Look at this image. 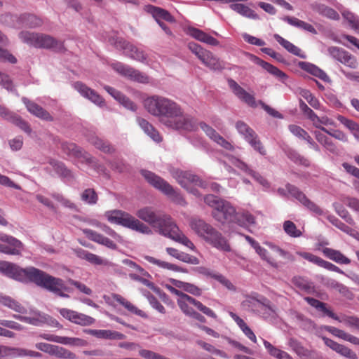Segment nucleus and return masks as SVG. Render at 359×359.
Wrapping results in <instances>:
<instances>
[{"label": "nucleus", "instance_id": "nucleus-1", "mask_svg": "<svg viewBox=\"0 0 359 359\" xmlns=\"http://www.w3.org/2000/svg\"><path fill=\"white\" fill-rule=\"evenodd\" d=\"M147 111L158 118L161 123L174 130H192L195 127L193 119L184 113L177 102L169 98L154 95L144 102Z\"/></svg>", "mask_w": 359, "mask_h": 359}, {"label": "nucleus", "instance_id": "nucleus-2", "mask_svg": "<svg viewBox=\"0 0 359 359\" xmlns=\"http://www.w3.org/2000/svg\"><path fill=\"white\" fill-rule=\"evenodd\" d=\"M136 215L156 229L161 235L169 238L193 251L196 250L192 241L180 229L170 215L161 211H156L151 207H144L140 209Z\"/></svg>", "mask_w": 359, "mask_h": 359}, {"label": "nucleus", "instance_id": "nucleus-3", "mask_svg": "<svg viewBox=\"0 0 359 359\" xmlns=\"http://www.w3.org/2000/svg\"><path fill=\"white\" fill-rule=\"evenodd\" d=\"M191 229L205 242L223 252H230L231 246L228 240L217 229L204 220L192 218L190 220Z\"/></svg>", "mask_w": 359, "mask_h": 359}, {"label": "nucleus", "instance_id": "nucleus-4", "mask_svg": "<svg viewBox=\"0 0 359 359\" xmlns=\"http://www.w3.org/2000/svg\"><path fill=\"white\" fill-rule=\"evenodd\" d=\"M32 276L36 285L53 292L61 297H69L65 292H69L70 290L65 285L62 279L52 276L43 271H35Z\"/></svg>", "mask_w": 359, "mask_h": 359}, {"label": "nucleus", "instance_id": "nucleus-5", "mask_svg": "<svg viewBox=\"0 0 359 359\" xmlns=\"http://www.w3.org/2000/svg\"><path fill=\"white\" fill-rule=\"evenodd\" d=\"M141 173L151 186L166 195L173 203L181 205L186 204L182 195L163 178L154 172L145 170H142Z\"/></svg>", "mask_w": 359, "mask_h": 359}, {"label": "nucleus", "instance_id": "nucleus-6", "mask_svg": "<svg viewBox=\"0 0 359 359\" xmlns=\"http://www.w3.org/2000/svg\"><path fill=\"white\" fill-rule=\"evenodd\" d=\"M106 217L111 223L121 224L143 233H150L151 232L149 226L128 212L121 210H113L107 212Z\"/></svg>", "mask_w": 359, "mask_h": 359}, {"label": "nucleus", "instance_id": "nucleus-7", "mask_svg": "<svg viewBox=\"0 0 359 359\" xmlns=\"http://www.w3.org/2000/svg\"><path fill=\"white\" fill-rule=\"evenodd\" d=\"M20 37L24 42L36 48H53L56 50L63 48L62 42L48 35L22 32Z\"/></svg>", "mask_w": 359, "mask_h": 359}, {"label": "nucleus", "instance_id": "nucleus-8", "mask_svg": "<svg viewBox=\"0 0 359 359\" xmlns=\"http://www.w3.org/2000/svg\"><path fill=\"white\" fill-rule=\"evenodd\" d=\"M109 42L116 49L124 50V54L133 60L142 63H147V54L137 46L126 41L123 38L116 36H111Z\"/></svg>", "mask_w": 359, "mask_h": 359}, {"label": "nucleus", "instance_id": "nucleus-9", "mask_svg": "<svg viewBox=\"0 0 359 359\" xmlns=\"http://www.w3.org/2000/svg\"><path fill=\"white\" fill-rule=\"evenodd\" d=\"M172 177L183 188L196 196H200V194L196 188L192 187L193 185L203 189L208 188V184L205 182L201 180L197 175L187 171L175 170L172 172Z\"/></svg>", "mask_w": 359, "mask_h": 359}, {"label": "nucleus", "instance_id": "nucleus-10", "mask_svg": "<svg viewBox=\"0 0 359 359\" xmlns=\"http://www.w3.org/2000/svg\"><path fill=\"white\" fill-rule=\"evenodd\" d=\"M189 50L209 69L216 71L224 69L223 62L217 57L212 52L204 49L196 43H189Z\"/></svg>", "mask_w": 359, "mask_h": 359}, {"label": "nucleus", "instance_id": "nucleus-11", "mask_svg": "<svg viewBox=\"0 0 359 359\" xmlns=\"http://www.w3.org/2000/svg\"><path fill=\"white\" fill-rule=\"evenodd\" d=\"M0 271L6 276L17 280H22L24 277H27L34 283L32 274L35 273V271L41 270L35 267L20 269L15 264L5 262L1 264Z\"/></svg>", "mask_w": 359, "mask_h": 359}, {"label": "nucleus", "instance_id": "nucleus-12", "mask_svg": "<svg viewBox=\"0 0 359 359\" xmlns=\"http://www.w3.org/2000/svg\"><path fill=\"white\" fill-rule=\"evenodd\" d=\"M236 128L238 132L244 137V139L251 145L253 149L261 155H266V151L262 145L258 135L255 130L247 123L242 121H238L236 123Z\"/></svg>", "mask_w": 359, "mask_h": 359}, {"label": "nucleus", "instance_id": "nucleus-13", "mask_svg": "<svg viewBox=\"0 0 359 359\" xmlns=\"http://www.w3.org/2000/svg\"><path fill=\"white\" fill-rule=\"evenodd\" d=\"M177 303L181 311L188 316H189L191 313L194 311V309L190 306V305H193L196 306L200 311L209 317L212 318H217V317L216 313L211 309L203 305L201 302L196 300L188 294L184 295L182 298H178Z\"/></svg>", "mask_w": 359, "mask_h": 359}, {"label": "nucleus", "instance_id": "nucleus-14", "mask_svg": "<svg viewBox=\"0 0 359 359\" xmlns=\"http://www.w3.org/2000/svg\"><path fill=\"white\" fill-rule=\"evenodd\" d=\"M111 66L118 74L133 81L142 83H147L149 81V78L147 74L129 65L117 62L112 63Z\"/></svg>", "mask_w": 359, "mask_h": 359}, {"label": "nucleus", "instance_id": "nucleus-15", "mask_svg": "<svg viewBox=\"0 0 359 359\" xmlns=\"http://www.w3.org/2000/svg\"><path fill=\"white\" fill-rule=\"evenodd\" d=\"M221 206L217 210H212L214 218L222 224L235 223L238 217L236 209L226 201H224Z\"/></svg>", "mask_w": 359, "mask_h": 359}, {"label": "nucleus", "instance_id": "nucleus-16", "mask_svg": "<svg viewBox=\"0 0 359 359\" xmlns=\"http://www.w3.org/2000/svg\"><path fill=\"white\" fill-rule=\"evenodd\" d=\"M329 54L335 60L351 69H356L358 63L356 57L348 51L336 46L328 48Z\"/></svg>", "mask_w": 359, "mask_h": 359}, {"label": "nucleus", "instance_id": "nucleus-17", "mask_svg": "<svg viewBox=\"0 0 359 359\" xmlns=\"http://www.w3.org/2000/svg\"><path fill=\"white\" fill-rule=\"evenodd\" d=\"M243 304L248 306L252 305L256 308L258 313L265 319L275 318L276 316L275 306L271 305L270 302L265 298L263 302L250 298L245 300Z\"/></svg>", "mask_w": 359, "mask_h": 359}, {"label": "nucleus", "instance_id": "nucleus-18", "mask_svg": "<svg viewBox=\"0 0 359 359\" xmlns=\"http://www.w3.org/2000/svg\"><path fill=\"white\" fill-rule=\"evenodd\" d=\"M59 312L63 318L81 326H89L95 322V319L93 317L69 309H60Z\"/></svg>", "mask_w": 359, "mask_h": 359}, {"label": "nucleus", "instance_id": "nucleus-19", "mask_svg": "<svg viewBox=\"0 0 359 359\" xmlns=\"http://www.w3.org/2000/svg\"><path fill=\"white\" fill-rule=\"evenodd\" d=\"M0 241L8 244H3L1 252L12 255H20L23 247L21 241L4 233H0Z\"/></svg>", "mask_w": 359, "mask_h": 359}, {"label": "nucleus", "instance_id": "nucleus-20", "mask_svg": "<svg viewBox=\"0 0 359 359\" xmlns=\"http://www.w3.org/2000/svg\"><path fill=\"white\" fill-rule=\"evenodd\" d=\"M228 85L233 94L243 102L254 108L257 106L255 96L248 93L234 80L232 79H228Z\"/></svg>", "mask_w": 359, "mask_h": 359}, {"label": "nucleus", "instance_id": "nucleus-21", "mask_svg": "<svg viewBox=\"0 0 359 359\" xmlns=\"http://www.w3.org/2000/svg\"><path fill=\"white\" fill-rule=\"evenodd\" d=\"M63 151L69 156H74L88 164L94 163V158L91 155L78 147L76 144L72 142H65L62 144Z\"/></svg>", "mask_w": 359, "mask_h": 359}, {"label": "nucleus", "instance_id": "nucleus-22", "mask_svg": "<svg viewBox=\"0 0 359 359\" xmlns=\"http://www.w3.org/2000/svg\"><path fill=\"white\" fill-rule=\"evenodd\" d=\"M297 254L302 257V258L308 260L309 262L320 266L324 268L327 270L337 272L339 273L344 274V272L339 268L337 266L333 264L332 263L324 260L323 259L318 257L313 254L306 252H297Z\"/></svg>", "mask_w": 359, "mask_h": 359}, {"label": "nucleus", "instance_id": "nucleus-23", "mask_svg": "<svg viewBox=\"0 0 359 359\" xmlns=\"http://www.w3.org/2000/svg\"><path fill=\"white\" fill-rule=\"evenodd\" d=\"M39 337L49 341L56 342L65 345L74 346H84L87 341L83 339L77 337H60L55 334L43 333Z\"/></svg>", "mask_w": 359, "mask_h": 359}, {"label": "nucleus", "instance_id": "nucleus-24", "mask_svg": "<svg viewBox=\"0 0 359 359\" xmlns=\"http://www.w3.org/2000/svg\"><path fill=\"white\" fill-rule=\"evenodd\" d=\"M30 314L31 316H29L13 315V318L35 326H40L45 323H49L50 321L53 322L52 318L48 315L41 313L39 311H33Z\"/></svg>", "mask_w": 359, "mask_h": 359}, {"label": "nucleus", "instance_id": "nucleus-25", "mask_svg": "<svg viewBox=\"0 0 359 359\" xmlns=\"http://www.w3.org/2000/svg\"><path fill=\"white\" fill-rule=\"evenodd\" d=\"M0 116L19 127L26 133H31L32 129L27 122L22 119L18 115L10 112L6 108L1 106H0Z\"/></svg>", "mask_w": 359, "mask_h": 359}, {"label": "nucleus", "instance_id": "nucleus-26", "mask_svg": "<svg viewBox=\"0 0 359 359\" xmlns=\"http://www.w3.org/2000/svg\"><path fill=\"white\" fill-rule=\"evenodd\" d=\"M74 87L83 97L88 99L93 103L101 105L104 102V100L99 94L84 83L77 81L74 84Z\"/></svg>", "mask_w": 359, "mask_h": 359}, {"label": "nucleus", "instance_id": "nucleus-27", "mask_svg": "<svg viewBox=\"0 0 359 359\" xmlns=\"http://www.w3.org/2000/svg\"><path fill=\"white\" fill-rule=\"evenodd\" d=\"M82 231L89 240L95 243L104 245L109 249L116 250L117 248L116 244L113 241L95 231L90 229H83Z\"/></svg>", "mask_w": 359, "mask_h": 359}, {"label": "nucleus", "instance_id": "nucleus-28", "mask_svg": "<svg viewBox=\"0 0 359 359\" xmlns=\"http://www.w3.org/2000/svg\"><path fill=\"white\" fill-rule=\"evenodd\" d=\"M74 254L77 257L85 259L89 263L95 265H109V262L107 260L102 259L101 257L91 253L86 250L80 248H77L73 250Z\"/></svg>", "mask_w": 359, "mask_h": 359}, {"label": "nucleus", "instance_id": "nucleus-29", "mask_svg": "<svg viewBox=\"0 0 359 359\" xmlns=\"http://www.w3.org/2000/svg\"><path fill=\"white\" fill-rule=\"evenodd\" d=\"M22 102L25 104L27 110L38 118L48 121L53 120L52 116L36 103L30 101L26 97L22 98Z\"/></svg>", "mask_w": 359, "mask_h": 359}, {"label": "nucleus", "instance_id": "nucleus-30", "mask_svg": "<svg viewBox=\"0 0 359 359\" xmlns=\"http://www.w3.org/2000/svg\"><path fill=\"white\" fill-rule=\"evenodd\" d=\"M84 332L98 339L121 340L126 338L125 334L116 331H112L109 330L87 329L84 330Z\"/></svg>", "mask_w": 359, "mask_h": 359}, {"label": "nucleus", "instance_id": "nucleus-31", "mask_svg": "<svg viewBox=\"0 0 359 359\" xmlns=\"http://www.w3.org/2000/svg\"><path fill=\"white\" fill-rule=\"evenodd\" d=\"M189 34L194 38L195 39L201 41L203 43H207L210 46H218L219 42V41L214 38L213 36L209 35L208 34L204 32L203 31L195 28V27H189L188 29Z\"/></svg>", "mask_w": 359, "mask_h": 359}, {"label": "nucleus", "instance_id": "nucleus-32", "mask_svg": "<svg viewBox=\"0 0 359 359\" xmlns=\"http://www.w3.org/2000/svg\"><path fill=\"white\" fill-rule=\"evenodd\" d=\"M304 300L310 306L323 313L324 315L334 320H339V318L332 311L327 308V304L310 297H304Z\"/></svg>", "mask_w": 359, "mask_h": 359}, {"label": "nucleus", "instance_id": "nucleus-33", "mask_svg": "<svg viewBox=\"0 0 359 359\" xmlns=\"http://www.w3.org/2000/svg\"><path fill=\"white\" fill-rule=\"evenodd\" d=\"M87 140L90 144L93 145L95 148L106 154H112L114 152L115 149L111 144L96 135H90L87 137Z\"/></svg>", "mask_w": 359, "mask_h": 359}, {"label": "nucleus", "instance_id": "nucleus-34", "mask_svg": "<svg viewBox=\"0 0 359 359\" xmlns=\"http://www.w3.org/2000/svg\"><path fill=\"white\" fill-rule=\"evenodd\" d=\"M145 11L151 13L156 22L161 21V19L169 22H175V19L170 13L163 8L149 5L145 6Z\"/></svg>", "mask_w": 359, "mask_h": 359}, {"label": "nucleus", "instance_id": "nucleus-35", "mask_svg": "<svg viewBox=\"0 0 359 359\" xmlns=\"http://www.w3.org/2000/svg\"><path fill=\"white\" fill-rule=\"evenodd\" d=\"M323 255L328 259L340 264H349L351 259L346 257L339 250L330 248H324L322 250Z\"/></svg>", "mask_w": 359, "mask_h": 359}, {"label": "nucleus", "instance_id": "nucleus-36", "mask_svg": "<svg viewBox=\"0 0 359 359\" xmlns=\"http://www.w3.org/2000/svg\"><path fill=\"white\" fill-rule=\"evenodd\" d=\"M137 122L143 131L156 142H160L162 137L158 131L146 119L138 118Z\"/></svg>", "mask_w": 359, "mask_h": 359}, {"label": "nucleus", "instance_id": "nucleus-37", "mask_svg": "<svg viewBox=\"0 0 359 359\" xmlns=\"http://www.w3.org/2000/svg\"><path fill=\"white\" fill-rule=\"evenodd\" d=\"M316 140L327 150L336 153L337 147L335 143L323 131L315 130L313 133Z\"/></svg>", "mask_w": 359, "mask_h": 359}, {"label": "nucleus", "instance_id": "nucleus-38", "mask_svg": "<svg viewBox=\"0 0 359 359\" xmlns=\"http://www.w3.org/2000/svg\"><path fill=\"white\" fill-rule=\"evenodd\" d=\"M111 298L117 302L118 304L122 305L125 309H126L128 311L135 315L143 316L144 312L135 306L130 301L122 297L118 294L113 293L111 294Z\"/></svg>", "mask_w": 359, "mask_h": 359}, {"label": "nucleus", "instance_id": "nucleus-39", "mask_svg": "<svg viewBox=\"0 0 359 359\" xmlns=\"http://www.w3.org/2000/svg\"><path fill=\"white\" fill-rule=\"evenodd\" d=\"M144 258L145 260H147L149 263L157 265L158 267L162 268V269H168V270H170V271H177V272H182V273L187 272L186 270L183 269L180 266H178L177 265H175V264L167 262L161 261L160 259H156V258L149 256V255L144 256Z\"/></svg>", "mask_w": 359, "mask_h": 359}, {"label": "nucleus", "instance_id": "nucleus-40", "mask_svg": "<svg viewBox=\"0 0 359 359\" xmlns=\"http://www.w3.org/2000/svg\"><path fill=\"white\" fill-rule=\"evenodd\" d=\"M0 304L20 313H25L26 309L8 296L0 294Z\"/></svg>", "mask_w": 359, "mask_h": 359}, {"label": "nucleus", "instance_id": "nucleus-41", "mask_svg": "<svg viewBox=\"0 0 359 359\" xmlns=\"http://www.w3.org/2000/svg\"><path fill=\"white\" fill-rule=\"evenodd\" d=\"M284 20L292 26L302 29L314 34H317V32L313 25L297 18L286 16L284 18Z\"/></svg>", "mask_w": 359, "mask_h": 359}, {"label": "nucleus", "instance_id": "nucleus-42", "mask_svg": "<svg viewBox=\"0 0 359 359\" xmlns=\"http://www.w3.org/2000/svg\"><path fill=\"white\" fill-rule=\"evenodd\" d=\"M9 356L12 357H34V358H39L41 356V354L39 352H36L34 351H31L22 348H14L9 347Z\"/></svg>", "mask_w": 359, "mask_h": 359}, {"label": "nucleus", "instance_id": "nucleus-43", "mask_svg": "<svg viewBox=\"0 0 359 359\" xmlns=\"http://www.w3.org/2000/svg\"><path fill=\"white\" fill-rule=\"evenodd\" d=\"M337 120L347 128L353 136L359 140V124L353 120L348 119L341 115H338L337 117Z\"/></svg>", "mask_w": 359, "mask_h": 359}, {"label": "nucleus", "instance_id": "nucleus-44", "mask_svg": "<svg viewBox=\"0 0 359 359\" xmlns=\"http://www.w3.org/2000/svg\"><path fill=\"white\" fill-rule=\"evenodd\" d=\"M174 285L195 296H201L202 294V289L192 283H186L180 280H174Z\"/></svg>", "mask_w": 359, "mask_h": 359}, {"label": "nucleus", "instance_id": "nucleus-45", "mask_svg": "<svg viewBox=\"0 0 359 359\" xmlns=\"http://www.w3.org/2000/svg\"><path fill=\"white\" fill-rule=\"evenodd\" d=\"M230 8L244 17L253 19L257 18V14L253 10L243 4H232L230 5Z\"/></svg>", "mask_w": 359, "mask_h": 359}, {"label": "nucleus", "instance_id": "nucleus-46", "mask_svg": "<svg viewBox=\"0 0 359 359\" xmlns=\"http://www.w3.org/2000/svg\"><path fill=\"white\" fill-rule=\"evenodd\" d=\"M311 121L313 122V126L316 128H318L320 131H323L325 133H326L329 130L324 127L325 126L334 125V121L326 116L319 117L316 114L314 117L312 118Z\"/></svg>", "mask_w": 359, "mask_h": 359}, {"label": "nucleus", "instance_id": "nucleus-47", "mask_svg": "<svg viewBox=\"0 0 359 359\" xmlns=\"http://www.w3.org/2000/svg\"><path fill=\"white\" fill-rule=\"evenodd\" d=\"M50 355L63 359L76 358V355L75 353H72V351L67 350L65 348L58 346L56 345H53Z\"/></svg>", "mask_w": 359, "mask_h": 359}, {"label": "nucleus", "instance_id": "nucleus-48", "mask_svg": "<svg viewBox=\"0 0 359 359\" xmlns=\"http://www.w3.org/2000/svg\"><path fill=\"white\" fill-rule=\"evenodd\" d=\"M275 39L282 46H283L288 52L297 55L301 56V50L295 46L294 44L288 41L287 40L285 39L282 36H280L279 34H274Z\"/></svg>", "mask_w": 359, "mask_h": 359}, {"label": "nucleus", "instance_id": "nucleus-49", "mask_svg": "<svg viewBox=\"0 0 359 359\" xmlns=\"http://www.w3.org/2000/svg\"><path fill=\"white\" fill-rule=\"evenodd\" d=\"M81 198L85 203L92 205L97 203L98 196L95 189L88 188L81 193Z\"/></svg>", "mask_w": 359, "mask_h": 359}, {"label": "nucleus", "instance_id": "nucleus-50", "mask_svg": "<svg viewBox=\"0 0 359 359\" xmlns=\"http://www.w3.org/2000/svg\"><path fill=\"white\" fill-rule=\"evenodd\" d=\"M255 250L263 260L266 261L272 267L276 269L279 267L280 265L278 262L269 255L266 249L260 246V245L257 246Z\"/></svg>", "mask_w": 359, "mask_h": 359}, {"label": "nucleus", "instance_id": "nucleus-51", "mask_svg": "<svg viewBox=\"0 0 359 359\" xmlns=\"http://www.w3.org/2000/svg\"><path fill=\"white\" fill-rule=\"evenodd\" d=\"M259 64L268 72L276 76L282 81H284L287 78V75L283 72L274 67L273 65L261 60H259Z\"/></svg>", "mask_w": 359, "mask_h": 359}, {"label": "nucleus", "instance_id": "nucleus-52", "mask_svg": "<svg viewBox=\"0 0 359 359\" xmlns=\"http://www.w3.org/2000/svg\"><path fill=\"white\" fill-rule=\"evenodd\" d=\"M292 283L301 290L308 293L311 292L313 289L312 283L301 276L294 277Z\"/></svg>", "mask_w": 359, "mask_h": 359}, {"label": "nucleus", "instance_id": "nucleus-53", "mask_svg": "<svg viewBox=\"0 0 359 359\" xmlns=\"http://www.w3.org/2000/svg\"><path fill=\"white\" fill-rule=\"evenodd\" d=\"M305 70L310 73L311 74L320 79L324 81H330V78L327 76V74L316 65L308 64L306 65Z\"/></svg>", "mask_w": 359, "mask_h": 359}, {"label": "nucleus", "instance_id": "nucleus-54", "mask_svg": "<svg viewBox=\"0 0 359 359\" xmlns=\"http://www.w3.org/2000/svg\"><path fill=\"white\" fill-rule=\"evenodd\" d=\"M283 229L291 237L297 238L302 234V231L297 228L295 224L290 220L283 223Z\"/></svg>", "mask_w": 359, "mask_h": 359}, {"label": "nucleus", "instance_id": "nucleus-55", "mask_svg": "<svg viewBox=\"0 0 359 359\" xmlns=\"http://www.w3.org/2000/svg\"><path fill=\"white\" fill-rule=\"evenodd\" d=\"M285 153L287 156L294 163L305 166L309 165V161L303 156H300L296 151L293 149H288Z\"/></svg>", "mask_w": 359, "mask_h": 359}, {"label": "nucleus", "instance_id": "nucleus-56", "mask_svg": "<svg viewBox=\"0 0 359 359\" xmlns=\"http://www.w3.org/2000/svg\"><path fill=\"white\" fill-rule=\"evenodd\" d=\"M339 322L343 323L346 326L359 331V318L356 316H344L339 318Z\"/></svg>", "mask_w": 359, "mask_h": 359}, {"label": "nucleus", "instance_id": "nucleus-57", "mask_svg": "<svg viewBox=\"0 0 359 359\" xmlns=\"http://www.w3.org/2000/svg\"><path fill=\"white\" fill-rule=\"evenodd\" d=\"M318 12L320 15L332 20H338L339 18V15L337 11L324 5H321L318 8Z\"/></svg>", "mask_w": 359, "mask_h": 359}, {"label": "nucleus", "instance_id": "nucleus-58", "mask_svg": "<svg viewBox=\"0 0 359 359\" xmlns=\"http://www.w3.org/2000/svg\"><path fill=\"white\" fill-rule=\"evenodd\" d=\"M224 201L219 199L217 196L208 194L204 197V202L213 208V210H217Z\"/></svg>", "mask_w": 359, "mask_h": 359}, {"label": "nucleus", "instance_id": "nucleus-59", "mask_svg": "<svg viewBox=\"0 0 359 359\" xmlns=\"http://www.w3.org/2000/svg\"><path fill=\"white\" fill-rule=\"evenodd\" d=\"M238 219L235 223L243 225L245 223H247L248 224H253L255 223V217L248 212H244L242 213H238Z\"/></svg>", "mask_w": 359, "mask_h": 359}, {"label": "nucleus", "instance_id": "nucleus-60", "mask_svg": "<svg viewBox=\"0 0 359 359\" xmlns=\"http://www.w3.org/2000/svg\"><path fill=\"white\" fill-rule=\"evenodd\" d=\"M336 352L348 359H358L357 354L354 351L347 346L340 344L337 348Z\"/></svg>", "mask_w": 359, "mask_h": 359}, {"label": "nucleus", "instance_id": "nucleus-61", "mask_svg": "<svg viewBox=\"0 0 359 359\" xmlns=\"http://www.w3.org/2000/svg\"><path fill=\"white\" fill-rule=\"evenodd\" d=\"M301 94L302 97L306 100V101L312 107H313L316 109L320 108V104L318 100L316 97H314L309 90H303Z\"/></svg>", "mask_w": 359, "mask_h": 359}, {"label": "nucleus", "instance_id": "nucleus-62", "mask_svg": "<svg viewBox=\"0 0 359 359\" xmlns=\"http://www.w3.org/2000/svg\"><path fill=\"white\" fill-rule=\"evenodd\" d=\"M330 222L334 225L336 227L341 230L342 231L345 232L346 233L351 236V234L353 233V229L349 227L342 222H341L339 219L331 217H329Z\"/></svg>", "mask_w": 359, "mask_h": 359}, {"label": "nucleus", "instance_id": "nucleus-63", "mask_svg": "<svg viewBox=\"0 0 359 359\" xmlns=\"http://www.w3.org/2000/svg\"><path fill=\"white\" fill-rule=\"evenodd\" d=\"M25 25L30 27H39L42 25V20L36 16L31 14L25 15L23 16Z\"/></svg>", "mask_w": 359, "mask_h": 359}, {"label": "nucleus", "instance_id": "nucleus-64", "mask_svg": "<svg viewBox=\"0 0 359 359\" xmlns=\"http://www.w3.org/2000/svg\"><path fill=\"white\" fill-rule=\"evenodd\" d=\"M139 355L146 359H169L158 353L153 352L147 349H141L139 351Z\"/></svg>", "mask_w": 359, "mask_h": 359}]
</instances>
